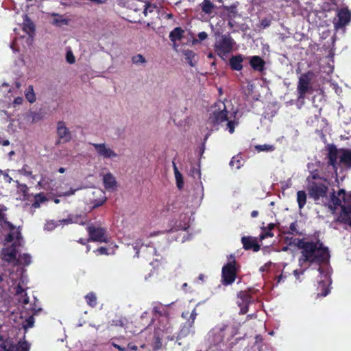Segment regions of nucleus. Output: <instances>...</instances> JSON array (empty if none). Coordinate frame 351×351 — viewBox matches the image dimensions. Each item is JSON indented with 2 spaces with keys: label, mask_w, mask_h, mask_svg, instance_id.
<instances>
[{
  "label": "nucleus",
  "mask_w": 351,
  "mask_h": 351,
  "mask_svg": "<svg viewBox=\"0 0 351 351\" xmlns=\"http://www.w3.org/2000/svg\"><path fill=\"white\" fill-rule=\"evenodd\" d=\"M138 4L141 5V9H143V13L145 16L147 15L148 12H153L157 8L156 5L143 1H136L134 5H138Z\"/></svg>",
  "instance_id": "obj_18"
},
{
  "label": "nucleus",
  "mask_w": 351,
  "mask_h": 351,
  "mask_svg": "<svg viewBox=\"0 0 351 351\" xmlns=\"http://www.w3.org/2000/svg\"><path fill=\"white\" fill-rule=\"evenodd\" d=\"M0 348H1L3 351H8V346L5 343V342H3L1 344H0Z\"/></svg>",
  "instance_id": "obj_64"
},
{
  "label": "nucleus",
  "mask_w": 351,
  "mask_h": 351,
  "mask_svg": "<svg viewBox=\"0 0 351 351\" xmlns=\"http://www.w3.org/2000/svg\"><path fill=\"white\" fill-rule=\"evenodd\" d=\"M52 16H56V18H54L53 20V24L60 26L62 25H67L68 21L65 19H62L61 15H59L56 13H53Z\"/></svg>",
  "instance_id": "obj_34"
},
{
  "label": "nucleus",
  "mask_w": 351,
  "mask_h": 351,
  "mask_svg": "<svg viewBox=\"0 0 351 351\" xmlns=\"http://www.w3.org/2000/svg\"><path fill=\"white\" fill-rule=\"evenodd\" d=\"M86 230L89 236L88 241L100 243H107L108 241L106 228L90 225L86 227Z\"/></svg>",
  "instance_id": "obj_7"
},
{
  "label": "nucleus",
  "mask_w": 351,
  "mask_h": 351,
  "mask_svg": "<svg viewBox=\"0 0 351 351\" xmlns=\"http://www.w3.org/2000/svg\"><path fill=\"white\" fill-rule=\"evenodd\" d=\"M25 96L27 100L32 104L36 101V97L34 91V87L32 85H29L25 93Z\"/></svg>",
  "instance_id": "obj_30"
},
{
  "label": "nucleus",
  "mask_w": 351,
  "mask_h": 351,
  "mask_svg": "<svg viewBox=\"0 0 351 351\" xmlns=\"http://www.w3.org/2000/svg\"><path fill=\"white\" fill-rule=\"evenodd\" d=\"M26 309H28L32 315H36L39 311H40L42 309L40 307H38L36 304L34 303L32 307L28 308L27 307H25Z\"/></svg>",
  "instance_id": "obj_47"
},
{
  "label": "nucleus",
  "mask_w": 351,
  "mask_h": 351,
  "mask_svg": "<svg viewBox=\"0 0 351 351\" xmlns=\"http://www.w3.org/2000/svg\"><path fill=\"white\" fill-rule=\"evenodd\" d=\"M18 261L25 266L29 265L32 262V257L29 254L24 253L19 256Z\"/></svg>",
  "instance_id": "obj_33"
},
{
  "label": "nucleus",
  "mask_w": 351,
  "mask_h": 351,
  "mask_svg": "<svg viewBox=\"0 0 351 351\" xmlns=\"http://www.w3.org/2000/svg\"><path fill=\"white\" fill-rule=\"evenodd\" d=\"M23 29L28 35L31 36L35 32V25L30 19L27 18L24 21Z\"/></svg>",
  "instance_id": "obj_26"
},
{
  "label": "nucleus",
  "mask_w": 351,
  "mask_h": 351,
  "mask_svg": "<svg viewBox=\"0 0 351 351\" xmlns=\"http://www.w3.org/2000/svg\"><path fill=\"white\" fill-rule=\"evenodd\" d=\"M153 312L155 315L159 316H165L167 314L166 309L161 304L154 306L153 307Z\"/></svg>",
  "instance_id": "obj_37"
},
{
  "label": "nucleus",
  "mask_w": 351,
  "mask_h": 351,
  "mask_svg": "<svg viewBox=\"0 0 351 351\" xmlns=\"http://www.w3.org/2000/svg\"><path fill=\"white\" fill-rule=\"evenodd\" d=\"M225 11L227 12L228 15L230 17V19L234 18L237 14L235 6H231L230 8H225Z\"/></svg>",
  "instance_id": "obj_44"
},
{
  "label": "nucleus",
  "mask_w": 351,
  "mask_h": 351,
  "mask_svg": "<svg viewBox=\"0 0 351 351\" xmlns=\"http://www.w3.org/2000/svg\"><path fill=\"white\" fill-rule=\"evenodd\" d=\"M173 171H174V174H175V178L176 180L177 187L179 189H181L184 186V181H183L182 175L178 171L175 162H173Z\"/></svg>",
  "instance_id": "obj_25"
},
{
  "label": "nucleus",
  "mask_w": 351,
  "mask_h": 351,
  "mask_svg": "<svg viewBox=\"0 0 351 351\" xmlns=\"http://www.w3.org/2000/svg\"><path fill=\"white\" fill-rule=\"evenodd\" d=\"M133 64H138L146 62L145 58L141 54H137L132 58Z\"/></svg>",
  "instance_id": "obj_42"
},
{
  "label": "nucleus",
  "mask_w": 351,
  "mask_h": 351,
  "mask_svg": "<svg viewBox=\"0 0 351 351\" xmlns=\"http://www.w3.org/2000/svg\"><path fill=\"white\" fill-rule=\"evenodd\" d=\"M4 224L8 227V228L10 230V232H14L16 230V227L10 221L6 219V217L4 218V220L2 221Z\"/></svg>",
  "instance_id": "obj_49"
},
{
  "label": "nucleus",
  "mask_w": 351,
  "mask_h": 351,
  "mask_svg": "<svg viewBox=\"0 0 351 351\" xmlns=\"http://www.w3.org/2000/svg\"><path fill=\"white\" fill-rule=\"evenodd\" d=\"M318 272L320 277L318 289H321L324 291L322 293H318L317 295L321 296H326L330 291L328 287L330 284V276L328 273H324L321 267H319Z\"/></svg>",
  "instance_id": "obj_10"
},
{
  "label": "nucleus",
  "mask_w": 351,
  "mask_h": 351,
  "mask_svg": "<svg viewBox=\"0 0 351 351\" xmlns=\"http://www.w3.org/2000/svg\"><path fill=\"white\" fill-rule=\"evenodd\" d=\"M297 202L298 204V206L300 209H302L306 202V194L304 191H299L297 193Z\"/></svg>",
  "instance_id": "obj_31"
},
{
  "label": "nucleus",
  "mask_w": 351,
  "mask_h": 351,
  "mask_svg": "<svg viewBox=\"0 0 351 351\" xmlns=\"http://www.w3.org/2000/svg\"><path fill=\"white\" fill-rule=\"evenodd\" d=\"M29 167L27 165H23L22 169L20 170V172L25 176H31L32 174V172L29 171Z\"/></svg>",
  "instance_id": "obj_53"
},
{
  "label": "nucleus",
  "mask_w": 351,
  "mask_h": 351,
  "mask_svg": "<svg viewBox=\"0 0 351 351\" xmlns=\"http://www.w3.org/2000/svg\"><path fill=\"white\" fill-rule=\"evenodd\" d=\"M14 239L19 240L21 239V232L20 227H19L14 232H10L5 237V241L7 243L12 242Z\"/></svg>",
  "instance_id": "obj_28"
},
{
  "label": "nucleus",
  "mask_w": 351,
  "mask_h": 351,
  "mask_svg": "<svg viewBox=\"0 0 351 351\" xmlns=\"http://www.w3.org/2000/svg\"><path fill=\"white\" fill-rule=\"evenodd\" d=\"M351 20V13L347 9H341L337 13V20L334 22L336 29L346 25Z\"/></svg>",
  "instance_id": "obj_13"
},
{
  "label": "nucleus",
  "mask_w": 351,
  "mask_h": 351,
  "mask_svg": "<svg viewBox=\"0 0 351 351\" xmlns=\"http://www.w3.org/2000/svg\"><path fill=\"white\" fill-rule=\"evenodd\" d=\"M234 40L229 36H225L221 40V51L229 52L233 48Z\"/></svg>",
  "instance_id": "obj_20"
},
{
  "label": "nucleus",
  "mask_w": 351,
  "mask_h": 351,
  "mask_svg": "<svg viewBox=\"0 0 351 351\" xmlns=\"http://www.w3.org/2000/svg\"><path fill=\"white\" fill-rule=\"evenodd\" d=\"M241 243L243 248L246 250H252L254 252H258L260 250V245L256 242V240L251 237H243Z\"/></svg>",
  "instance_id": "obj_15"
},
{
  "label": "nucleus",
  "mask_w": 351,
  "mask_h": 351,
  "mask_svg": "<svg viewBox=\"0 0 351 351\" xmlns=\"http://www.w3.org/2000/svg\"><path fill=\"white\" fill-rule=\"evenodd\" d=\"M188 326H184L179 332L178 337L180 338L187 336L193 326H189V323H187Z\"/></svg>",
  "instance_id": "obj_39"
},
{
  "label": "nucleus",
  "mask_w": 351,
  "mask_h": 351,
  "mask_svg": "<svg viewBox=\"0 0 351 351\" xmlns=\"http://www.w3.org/2000/svg\"><path fill=\"white\" fill-rule=\"evenodd\" d=\"M199 7L202 12L208 16H213L216 13V6L210 0H204Z\"/></svg>",
  "instance_id": "obj_14"
},
{
  "label": "nucleus",
  "mask_w": 351,
  "mask_h": 351,
  "mask_svg": "<svg viewBox=\"0 0 351 351\" xmlns=\"http://www.w3.org/2000/svg\"><path fill=\"white\" fill-rule=\"evenodd\" d=\"M5 259L8 261H12L16 260L17 250L14 244L7 247L3 253Z\"/></svg>",
  "instance_id": "obj_19"
},
{
  "label": "nucleus",
  "mask_w": 351,
  "mask_h": 351,
  "mask_svg": "<svg viewBox=\"0 0 351 351\" xmlns=\"http://www.w3.org/2000/svg\"><path fill=\"white\" fill-rule=\"evenodd\" d=\"M240 270L239 265L236 262L234 256L231 254L227 263L222 267V284L225 286L232 285L236 280Z\"/></svg>",
  "instance_id": "obj_6"
},
{
  "label": "nucleus",
  "mask_w": 351,
  "mask_h": 351,
  "mask_svg": "<svg viewBox=\"0 0 351 351\" xmlns=\"http://www.w3.org/2000/svg\"><path fill=\"white\" fill-rule=\"evenodd\" d=\"M328 163L331 165L337 176L339 173L351 168V149H337L335 145L328 147Z\"/></svg>",
  "instance_id": "obj_3"
},
{
  "label": "nucleus",
  "mask_w": 351,
  "mask_h": 351,
  "mask_svg": "<svg viewBox=\"0 0 351 351\" xmlns=\"http://www.w3.org/2000/svg\"><path fill=\"white\" fill-rule=\"evenodd\" d=\"M59 223H64V224H69L72 223H77V217H75V219H73L72 217H69L67 219H64L62 220L58 221Z\"/></svg>",
  "instance_id": "obj_45"
},
{
  "label": "nucleus",
  "mask_w": 351,
  "mask_h": 351,
  "mask_svg": "<svg viewBox=\"0 0 351 351\" xmlns=\"http://www.w3.org/2000/svg\"><path fill=\"white\" fill-rule=\"evenodd\" d=\"M184 55L189 65L192 67L195 66L198 58L197 55L189 49L184 51Z\"/></svg>",
  "instance_id": "obj_21"
},
{
  "label": "nucleus",
  "mask_w": 351,
  "mask_h": 351,
  "mask_svg": "<svg viewBox=\"0 0 351 351\" xmlns=\"http://www.w3.org/2000/svg\"><path fill=\"white\" fill-rule=\"evenodd\" d=\"M330 208L334 213L339 215L337 221L348 225L351 228V193L343 189L331 195Z\"/></svg>",
  "instance_id": "obj_2"
},
{
  "label": "nucleus",
  "mask_w": 351,
  "mask_h": 351,
  "mask_svg": "<svg viewBox=\"0 0 351 351\" xmlns=\"http://www.w3.org/2000/svg\"><path fill=\"white\" fill-rule=\"evenodd\" d=\"M230 165L236 169H239L243 165L242 161L238 157H233L230 162Z\"/></svg>",
  "instance_id": "obj_40"
},
{
  "label": "nucleus",
  "mask_w": 351,
  "mask_h": 351,
  "mask_svg": "<svg viewBox=\"0 0 351 351\" xmlns=\"http://www.w3.org/2000/svg\"><path fill=\"white\" fill-rule=\"evenodd\" d=\"M162 348V340L158 335L154 336V342L153 344V348L154 350H158Z\"/></svg>",
  "instance_id": "obj_43"
},
{
  "label": "nucleus",
  "mask_w": 351,
  "mask_h": 351,
  "mask_svg": "<svg viewBox=\"0 0 351 351\" xmlns=\"http://www.w3.org/2000/svg\"><path fill=\"white\" fill-rule=\"evenodd\" d=\"M77 242L82 245H86L87 243L90 242V241H88L87 239L80 238L79 240H77Z\"/></svg>",
  "instance_id": "obj_63"
},
{
  "label": "nucleus",
  "mask_w": 351,
  "mask_h": 351,
  "mask_svg": "<svg viewBox=\"0 0 351 351\" xmlns=\"http://www.w3.org/2000/svg\"><path fill=\"white\" fill-rule=\"evenodd\" d=\"M251 66L256 71H261L264 68L265 62L262 58L258 56H253L250 60Z\"/></svg>",
  "instance_id": "obj_23"
},
{
  "label": "nucleus",
  "mask_w": 351,
  "mask_h": 351,
  "mask_svg": "<svg viewBox=\"0 0 351 351\" xmlns=\"http://www.w3.org/2000/svg\"><path fill=\"white\" fill-rule=\"evenodd\" d=\"M57 134L59 138L58 143H67L72 138L71 133L63 121H60L57 123Z\"/></svg>",
  "instance_id": "obj_12"
},
{
  "label": "nucleus",
  "mask_w": 351,
  "mask_h": 351,
  "mask_svg": "<svg viewBox=\"0 0 351 351\" xmlns=\"http://www.w3.org/2000/svg\"><path fill=\"white\" fill-rule=\"evenodd\" d=\"M189 174L194 179H200L201 172L199 169V165H198L197 167H192L190 169Z\"/></svg>",
  "instance_id": "obj_38"
},
{
  "label": "nucleus",
  "mask_w": 351,
  "mask_h": 351,
  "mask_svg": "<svg viewBox=\"0 0 351 351\" xmlns=\"http://www.w3.org/2000/svg\"><path fill=\"white\" fill-rule=\"evenodd\" d=\"M207 338L208 341H209L211 345L217 346L219 342V333L215 330H210L208 334Z\"/></svg>",
  "instance_id": "obj_27"
},
{
  "label": "nucleus",
  "mask_w": 351,
  "mask_h": 351,
  "mask_svg": "<svg viewBox=\"0 0 351 351\" xmlns=\"http://www.w3.org/2000/svg\"><path fill=\"white\" fill-rule=\"evenodd\" d=\"M299 247L302 250L298 262L300 268L293 271L294 276L298 278L304 271L313 265L320 266L328 261L330 254L328 250L320 241L301 242Z\"/></svg>",
  "instance_id": "obj_1"
},
{
  "label": "nucleus",
  "mask_w": 351,
  "mask_h": 351,
  "mask_svg": "<svg viewBox=\"0 0 351 351\" xmlns=\"http://www.w3.org/2000/svg\"><path fill=\"white\" fill-rule=\"evenodd\" d=\"M197 37H198L199 41H202L207 38V34L205 32H199L197 34Z\"/></svg>",
  "instance_id": "obj_58"
},
{
  "label": "nucleus",
  "mask_w": 351,
  "mask_h": 351,
  "mask_svg": "<svg viewBox=\"0 0 351 351\" xmlns=\"http://www.w3.org/2000/svg\"><path fill=\"white\" fill-rule=\"evenodd\" d=\"M112 346H113V347H114L115 348H117L119 351H128V350L125 348L121 347L119 345L116 344L114 343H112Z\"/></svg>",
  "instance_id": "obj_61"
},
{
  "label": "nucleus",
  "mask_w": 351,
  "mask_h": 351,
  "mask_svg": "<svg viewBox=\"0 0 351 351\" xmlns=\"http://www.w3.org/2000/svg\"><path fill=\"white\" fill-rule=\"evenodd\" d=\"M58 226V223H56L54 221H51V222H48L46 225V228L47 230H53L55 227H56Z\"/></svg>",
  "instance_id": "obj_57"
},
{
  "label": "nucleus",
  "mask_w": 351,
  "mask_h": 351,
  "mask_svg": "<svg viewBox=\"0 0 351 351\" xmlns=\"http://www.w3.org/2000/svg\"><path fill=\"white\" fill-rule=\"evenodd\" d=\"M252 302L250 295L247 291H240L238 293L237 304L240 308V313L245 314L248 311V306Z\"/></svg>",
  "instance_id": "obj_11"
},
{
  "label": "nucleus",
  "mask_w": 351,
  "mask_h": 351,
  "mask_svg": "<svg viewBox=\"0 0 351 351\" xmlns=\"http://www.w3.org/2000/svg\"><path fill=\"white\" fill-rule=\"evenodd\" d=\"M66 61L70 64H73L75 62V58L71 51H69L66 52Z\"/></svg>",
  "instance_id": "obj_48"
},
{
  "label": "nucleus",
  "mask_w": 351,
  "mask_h": 351,
  "mask_svg": "<svg viewBox=\"0 0 351 351\" xmlns=\"http://www.w3.org/2000/svg\"><path fill=\"white\" fill-rule=\"evenodd\" d=\"M34 315H30L27 319H26V322H27V326L28 327H32L33 325H34V317H33Z\"/></svg>",
  "instance_id": "obj_60"
},
{
  "label": "nucleus",
  "mask_w": 351,
  "mask_h": 351,
  "mask_svg": "<svg viewBox=\"0 0 351 351\" xmlns=\"http://www.w3.org/2000/svg\"><path fill=\"white\" fill-rule=\"evenodd\" d=\"M103 182L106 190H114L117 187L116 179L110 173L104 175Z\"/></svg>",
  "instance_id": "obj_16"
},
{
  "label": "nucleus",
  "mask_w": 351,
  "mask_h": 351,
  "mask_svg": "<svg viewBox=\"0 0 351 351\" xmlns=\"http://www.w3.org/2000/svg\"><path fill=\"white\" fill-rule=\"evenodd\" d=\"M137 0H134L131 4V9H132L134 12H143V9H141V5L138 4V5H134V4L136 3V1Z\"/></svg>",
  "instance_id": "obj_55"
},
{
  "label": "nucleus",
  "mask_w": 351,
  "mask_h": 351,
  "mask_svg": "<svg viewBox=\"0 0 351 351\" xmlns=\"http://www.w3.org/2000/svg\"><path fill=\"white\" fill-rule=\"evenodd\" d=\"M274 228V223H270L267 228L263 229L261 234H260V240H263L267 237H273L274 234L271 230Z\"/></svg>",
  "instance_id": "obj_29"
},
{
  "label": "nucleus",
  "mask_w": 351,
  "mask_h": 351,
  "mask_svg": "<svg viewBox=\"0 0 351 351\" xmlns=\"http://www.w3.org/2000/svg\"><path fill=\"white\" fill-rule=\"evenodd\" d=\"M196 317H197L196 311H195V309H193V311L191 312V315H190L191 321L189 320L188 322V323H189V326H193L195 319H196Z\"/></svg>",
  "instance_id": "obj_50"
},
{
  "label": "nucleus",
  "mask_w": 351,
  "mask_h": 351,
  "mask_svg": "<svg viewBox=\"0 0 351 351\" xmlns=\"http://www.w3.org/2000/svg\"><path fill=\"white\" fill-rule=\"evenodd\" d=\"M311 75L310 72L307 73H304L301 75L299 78L297 91L298 93V100L303 101L306 93L310 88V82H311Z\"/></svg>",
  "instance_id": "obj_8"
},
{
  "label": "nucleus",
  "mask_w": 351,
  "mask_h": 351,
  "mask_svg": "<svg viewBox=\"0 0 351 351\" xmlns=\"http://www.w3.org/2000/svg\"><path fill=\"white\" fill-rule=\"evenodd\" d=\"M7 210V208L3 205H0V223L4 220L6 215L4 213V211Z\"/></svg>",
  "instance_id": "obj_52"
},
{
  "label": "nucleus",
  "mask_w": 351,
  "mask_h": 351,
  "mask_svg": "<svg viewBox=\"0 0 351 351\" xmlns=\"http://www.w3.org/2000/svg\"><path fill=\"white\" fill-rule=\"evenodd\" d=\"M18 350H19L18 346H16V345H14V344L11 343L8 346V351H18Z\"/></svg>",
  "instance_id": "obj_62"
},
{
  "label": "nucleus",
  "mask_w": 351,
  "mask_h": 351,
  "mask_svg": "<svg viewBox=\"0 0 351 351\" xmlns=\"http://www.w3.org/2000/svg\"><path fill=\"white\" fill-rule=\"evenodd\" d=\"M255 149L259 152H272L274 150V145H271L264 144V145H256Z\"/></svg>",
  "instance_id": "obj_36"
},
{
  "label": "nucleus",
  "mask_w": 351,
  "mask_h": 351,
  "mask_svg": "<svg viewBox=\"0 0 351 351\" xmlns=\"http://www.w3.org/2000/svg\"><path fill=\"white\" fill-rule=\"evenodd\" d=\"M85 299H86V303L90 307L93 308L97 306V297H96L95 293H94L93 292H90L87 295H86Z\"/></svg>",
  "instance_id": "obj_32"
},
{
  "label": "nucleus",
  "mask_w": 351,
  "mask_h": 351,
  "mask_svg": "<svg viewBox=\"0 0 351 351\" xmlns=\"http://www.w3.org/2000/svg\"><path fill=\"white\" fill-rule=\"evenodd\" d=\"M95 252H97L98 253V254H101V255H103V254H106V255H108V249L106 247H100L99 248H97Z\"/></svg>",
  "instance_id": "obj_51"
},
{
  "label": "nucleus",
  "mask_w": 351,
  "mask_h": 351,
  "mask_svg": "<svg viewBox=\"0 0 351 351\" xmlns=\"http://www.w3.org/2000/svg\"><path fill=\"white\" fill-rule=\"evenodd\" d=\"M306 182L307 189L311 197L317 200L320 197L326 196L329 182L326 178L320 176L317 171L311 172L306 178Z\"/></svg>",
  "instance_id": "obj_4"
},
{
  "label": "nucleus",
  "mask_w": 351,
  "mask_h": 351,
  "mask_svg": "<svg viewBox=\"0 0 351 351\" xmlns=\"http://www.w3.org/2000/svg\"><path fill=\"white\" fill-rule=\"evenodd\" d=\"M75 191L76 189H70L69 191L63 193L62 195H60V196H70L74 195Z\"/></svg>",
  "instance_id": "obj_59"
},
{
  "label": "nucleus",
  "mask_w": 351,
  "mask_h": 351,
  "mask_svg": "<svg viewBox=\"0 0 351 351\" xmlns=\"http://www.w3.org/2000/svg\"><path fill=\"white\" fill-rule=\"evenodd\" d=\"M35 199H37L40 203L44 202L47 200L46 197L43 195V193H38L35 195Z\"/></svg>",
  "instance_id": "obj_54"
},
{
  "label": "nucleus",
  "mask_w": 351,
  "mask_h": 351,
  "mask_svg": "<svg viewBox=\"0 0 351 351\" xmlns=\"http://www.w3.org/2000/svg\"><path fill=\"white\" fill-rule=\"evenodd\" d=\"M219 120V109H216L212 114H210L208 121L213 126L218 123Z\"/></svg>",
  "instance_id": "obj_35"
},
{
  "label": "nucleus",
  "mask_w": 351,
  "mask_h": 351,
  "mask_svg": "<svg viewBox=\"0 0 351 351\" xmlns=\"http://www.w3.org/2000/svg\"><path fill=\"white\" fill-rule=\"evenodd\" d=\"M331 86L332 89L335 91L337 94H340L341 93V88L338 86L336 83H331Z\"/></svg>",
  "instance_id": "obj_56"
},
{
  "label": "nucleus",
  "mask_w": 351,
  "mask_h": 351,
  "mask_svg": "<svg viewBox=\"0 0 351 351\" xmlns=\"http://www.w3.org/2000/svg\"><path fill=\"white\" fill-rule=\"evenodd\" d=\"M184 31L180 27L174 28L169 34V39L171 41L176 43L180 40L182 37Z\"/></svg>",
  "instance_id": "obj_22"
},
{
  "label": "nucleus",
  "mask_w": 351,
  "mask_h": 351,
  "mask_svg": "<svg viewBox=\"0 0 351 351\" xmlns=\"http://www.w3.org/2000/svg\"><path fill=\"white\" fill-rule=\"evenodd\" d=\"M99 156L104 158H113L118 156L117 154L108 147L105 143H90Z\"/></svg>",
  "instance_id": "obj_9"
},
{
  "label": "nucleus",
  "mask_w": 351,
  "mask_h": 351,
  "mask_svg": "<svg viewBox=\"0 0 351 351\" xmlns=\"http://www.w3.org/2000/svg\"><path fill=\"white\" fill-rule=\"evenodd\" d=\"M243 61L241 55L235 56L230 59V65L233 70L241 71L243 69Z\"/></svg>",
  "instance_id": "obj_17"
},
{
  "label": "nucleus",
  "mask_w": 351,
  "mask_h": 351,
  "mask_svg": "<svg viewBox=\"0 0 351 351\" xmlns=\"http://www.w3.org/2000/svg\"><path fill=\"white\" fill-rule=\"evenodd\" d=\"M17 184V189L23 194L24 196H27L29 191V188L25 184H21L18 180L16 181Z\"/></svg>",
  "instance_id": "obj_41"
},
{
  "label": "nucleus",
  "mask_w": 351,
  "mask_h": 351,
  "mask_svg": "<svg viewBox=\"0 0 351 351\" xmlns=\"http://www.w3.org/2000/svg\"><path fill=\"white\" fill-rule=\"evenodd\" d=\"M19 350H21V351H29V345L27 341H20L19 343L18 346Z\"/></svg>",
  "instance_id": "obj_46"
},
{
  "label": "nucleus",
  "mask_w": 351,
  "mask_h": 351,
  "mask_svg": "<svg viewBox=\"0 0 351 351\" xmlns=\"http://www.w3.org/2000/svg\"><path fill=\"white\" fill-rule=\"evenodd\" d=\"M223 108L221 109V123H226V130L230 134L239 124L238 108L233 106L231 101L225 99L223 102Z\"/></svg>",
  "instance_id": "obj_5"
},
{
  "label": "nucleus",
  "mask_w": 351,
  "mask_h": 351,
  "mask_svg": "<svg viewBox=\"0 0 351 351\" xmlns=\"http://www.w3.org/2000/svg\"><path fill=\"white\" fill-rule=\"evenodd\" d=\"M16 295H21V298H19V302L23 303L25 305H27L29 302V297L27 296V293L25 289L21 285H18L16 287Z\"/></svg>",
  "instance_id": "obj_24"
}]
</instances>
